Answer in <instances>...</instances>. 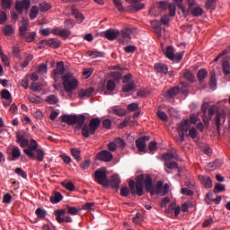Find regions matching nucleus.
Segmentation results:
<instances>
[{"instance_id":"nucleus-1","label":"nucleus","mask_w":230,"mask_h":230,"mask_svg":"<svg viewBox=\"0 0 230 230\" xmlns=\"http://www.w3.org/2000/svg\"><path fill=\"white\" fill-rule=\"evenodd\" d=\"M17 143L20 145L21 148H24L23 154H25L27 157L33 161H39V163L44 161V149L39 148V143H37L35 139L31 138L29 140L28 138H23V140H20Z\"/></svg>"},{"instance_id":"nucleus-2","label":"nucleus","mask_w":230,"mask_h":230,"mask_svg":"<svg viewBox=\"0 0 230 230\" xmlns=\"http://www.w3.org/2000/svg\"><path fill=\"white\" fill-rule=\"evenodd\" d=\"M128 187H122L120 189V195L121 197H128L129 193L131 195H137L138 197H143V180H137V181H134V180L129 181Z\"/></svg>"},{"instance_id":"nucleus-3","label":"nucleus","mask_w":230,"mask_h":230,"mask_svg":"<svg viewBox=\"0 0 230 230\" xmlns=\"http://www.w3.org/2000/svg\"><path fill=\"white\" fill-rule=\"evenodd\" d=\"M63 123H66V125H75V128L77 130H82L84 127V123H85V117L84 114L80 115H63L61 117Z\"/></svg>"},{"instance_id":"nucleus-4","label":"nucleus","mask_w":230,"mask_h":230,"mask_svg":"<svg viewBox=\"0 0 230 230\" xmlns=\"http://www.w3.org/2000/svg\"><path fill=\"white\" fill-rule=\"evenodd\" d=\"M100 125H102V120H100L98 118L92 119L90 120L89 126L87 124H83L82 134L84 137L94 136Z\"/></svg>"},{"instance_id":"nucleus-5","label":"nucleus","mask_w":230,"mask_h":230,"mask_svg":"<svg viewBox=\"0 0 230 230\" xmlns=\"http://www.w3.org/2000/svg\"><path fill=\"white\" fill-rule=\"evenodd\" d=\"M63 87L66 93H73L78 87V80L73 76V73L68 72L62 76Z\"/></svg>"},{"instance_id":"nucleus-6","label":"nucleus","mask_w":230,"mask_h":230,"mask_svg":"<svg viewBox=\"0 0 230 230\" xmlns=\"http://www.w3.org/2000/svg\"><path fill=\"white\" fill-rule=\"evenodd\" d=\"M177 130L179 132V137H177L176 141L178 143H184L186 134H188V131L190 130V120L183 119L177 128Z\"/></svg>"},{"instance_id":"nucleus-7","label":"nucleus","mask_w":230,"mask_h":230,"mask_svg":"<svg viewBox=\"0 0 230 230\" xmlns=\"http://www.w3.org/2000/svg\"><path fill=\"white\" fill-rule=\"evenodd\" d=\"M94 179L98 184L102 186H109V179H107V171L105 169H98L94 172Z\"/></svg>"},{"instance_id":"nucleus-8","label":"nucleus","mask_w":230,"mask_h":230,"mask_svg":"<svg viewBox=\"0 0 230 230\" xmlns=\"http://www.w3.org/2000/svg\"><path fill=\"white\" fill-rule=\"evenodd\" d=\"M66 72V66H64V62L59 61L57 63L56 68L52 72V77L55 82H58L59 76H62Z\"/></svg>"},{"instance_id":"nucleus-9","label":"nucleus","mask_w":230,"mask_h":230,"mask_svg":"<svg viewBox=\"0 0 230 230\" xmlns=\"http://www.w3.org/2000/svg\"><path fill=\"white\" fill-rule=\"evenodd\" d=\"M30 6H31L30 0L16 1L15 3V10L20 15H22L24 10H30Z\"/></svg>"},{"instance_id":"nucleus-10","label":"nucleus","mask_w":230,"mask_h":230,"mask_svg":"<svg viewBox=\"0 0 230 230\" xmlns=\"http://www.w3.org/2000/svg\"><path fill=\"white\" fill-rule=\"evenodd\" d=\"M145 188L146 191L149 192L151 195H155V187L152 181V176L146 174L145 179Z\"/></svg>"},{"instance_id":"nucleus-11","label":"nucleus","mask_w":230,"mask_h":230,"mask_svg":"<svg viewBox=\"0 0 230 230\" xmlns=\"http://www.w3.org/2000/svg\"><path fill=\"white\" fill-rule=\"evenodd\" d=\"M146 141H150V137L144 136L136 140V146L138 152H145L146 148Z\"/></svg>"},{"instance_id":"nucleus-12","label":"nucleus","mask_w":230,"mask_h":230,"mask_svg":"<svg viewBox=\"0 0 230 230\" xmlns=\"http://www.w3.org/2000/svg\"><path fill=\"white\" fill-rule=\"evenodd\" d=\"M112 155L107 150L101 151L97 154V158L99 161H103L104 163H111L112 161Z\"/></svg>"},{"instance_id":"nucleus-13","label":"nucleus","mask_w":230,"mask_h":230,"mask_svg":"<svg viewBox=\"0 0 230 230\" xmlns=\"http://www.w3.org/2000/svg\"><path fill=\"white\" fill-rule=\"evenodd\" d=\"M104 37L108 40H116L119 37V31H114V29H109L104 32Z\"/></svg>"},{"instance_id":"nucleus-14","label":"nucleus","mask_w":230,"mask_h":230,"mask_svg":"<svg viewBox=\"0 0 230 230\" xmlns=\"http://www.w3.org/2000/svg\"><path fill=\"white\" fill-rule=\"evenodd\" d=\"M162 159H164V161H171V159H179L177 149H172L168 153H164V155H162Z\"/></svg>"},{"instance_id":"nucleus-15","label":"nucleus","mask_w":230,"mask_h":230,"mask_svg":"<svg viewBox=\"0 0 230 230\" xmlns=\"http://www.w3.org/2000/svg\"><path fill=\"white\" fill-rule=\"evenodd\" d=\"M198 178L205 188H213V181L209 176L199 175Z\"/></svg>"},{"instance_id":"nucleus-16","label":"nucleus","mask_w":230,"mask_h":230,"mask_svg":"<svg viewBox=\"0 0 230 230\" xmlns=\"http://www.w3.org/2000/svg\"><path fill=\"white\" fill-rule=\"evenodd\" d=\"M111 112L115 116H119V118H123V116H127L128 112L125 108H121L119 106L111 107Z\"/></svg>"},{"instance_id":"nucleus-17","label":"nucleus","mask_w":230,"mask_h":230,"mask_svg":"<svg viewBox=\"0 0 230 230\" xmlns=\"http://www.w3.org/2000/svg\"><path fill=\"white\" fill-rule=\"evenodd\" d=\"M208 109H209V103L205 102L201 106L202 119L205 125H209V119L208 118Z\"/></svg>"},{"instance_id":"nucleus-18","label":"nucleus","mask_w":230,"mask_h":230,"mask_svg":"<svg viewBox=\"0 0 230 230\" xmlns=\"http://www.w3.org/2000/svg\"><path fill=\"white\" fill-rule=\"evenodd\" d=\"M151 26L158 37L163 36V29H161V22L157 20L151 21Z\"/></svg>"},{"instance_id":"nucleus-19","label":"nucleus","mask_w":230,"mask_h":230,"mask_svg":"<svg viewBox=\"0 0 230 230\" xmlns=\"http://www.w3.org/2000/svg\"><path fill=\"white\" fill-rule=\"evenodd\" d=\"M222 166V160H216L214 162L209 163L206 166L207 172H215L217 168H220Z\"/></svg>"},{"instance_id":"nucleus-20","label":"nucleus","mask_w":230,"mask_h":230,"mask_svg":"<svg viewBox=\"0 0 230 230\" xmlns=\"http://www.w3.org/2000/svg\"><path fill=\"white\" fill-rule=\"evenodd\" d=\"M92 94H94V88L89 87L85 90H81L78 92L79 98H90Z\"/></svg>"},{"instance_id":"nucleus-21","label":"nucleus","mask_w":230,"mask_h":230,"mask_svg":"<svg viewBox=\"0 0 230 230\" xmlns=\"http://www.w3.org/2000/svg\"><path fill=\"white\" fill-rule=\"evenodd\" d=\"M131 34H132V29L126 28L119 32V37H121L123 40H125L126 42H128V40H130Z\"/></svg>"},{"instance_id":"nucleus-22","label":"nucleus","mask_w":230,"mask_h":230,"mask_svg":"<svg viewBox=\"0 0 230 230\" xmlns=\"http://www.w3.org/2000/svg\"><path fill=\"white\" fill-rule=\"evenodd\" d=\"M181 88L179 86H173L165 93V96L166 98H173L174 96H177V94H179Z\"/></svg>"},{"instance_id":"nucleus-23","label":"nucleus","mask_w":230,"mask_h":230,"mask_svg":"<svg viewBox=\"0 0 230 230\" xmlns=\"http://www.w3.org/2000/svg\"><path fill=\"white\" fill-rule=\"evenodd\" d=\"M110 184L111 188H113L114 190H118L119 188V184H121V180L119 179V176L113 175L111 178Z\"/></svg>"},{"instance_id":"nucleus-24","label":"nucleus","mask_w":230,"mask_h":230,"mask_svg":"<svg viewBox=\"0 0 230 230\" xmlns=\"http://www.w3.org/2000/svg\"><path fill=\"white\" fill-rule=\"evenodd\" d=\"M164 56L169 60H175V49L172 46H168L164 52Z\"/></svg>"},{"instance_id":"nucleus-25","label":"nucleus","mask_w":230,"mask_h":230,"mask_svg":"<svg viewBox=\"0 0 230 230\" xmlns=\"http://www.w3.org/2000/svg\"><path fill=\"white\" fill-rule=\"evenodd\" d=\"M155 69L157 73H161V75H166V73H168V66L163 63H156L155 65Z\"/></svg>"},{"instance_id":"nucleus-26","label":"nucleus","mask_w":230,"mask_h":230,"mask_svg":"<svg viewBox=\"0 0 230 230\" xmlns=\"http://www.w3.org/2000/svg\"><path fill=\"white\" fill-rule=\"evenodd\" d=\"M71 152V155L74 157V159H75V161H77V163H80V161H82V151H80V149L78 148H72L70 149Z\"/></svg>"},{"instance_id":"nucleus-27","label":"nucleus","mask_w":230,"mask_h":230,"mask_svg":"<svg viewBox=\"0 0 230 230\" xmlns=\"http://www.w3.org/2000/svg\"><path fill=\"white\" fill-rule=\"evenodd\" d=\"M193 17H200L204 13V10L199 6H195L192 9L189 10Z\"/></svg>"},{"instance_id":"nucleus-28","label":"nucleus","mask_w":230,"mask_h":230,"mask_svg":"<svg viewBox=\"0 0 230 230\" xmlns=\"http://www.w3.org/2000/svg\"><path fill=\"white\" fill-rule=\"evenodd\" d=\"M197 78H198L199 84H202V82H204V80H206V78H208V70L200 69L197 73Z\"/></svg>"},{"instance_id":"nucleus-29","label":"nucleus","mask_w":230,"mask_h":230,"mask_svg":"<svg viewBox=\"0 0 230 230\" xmlns=\"http://www.w3.org/2000/svg\"><path fill=\"white\" fill-rule=\"evenodd\" d=\"M136 88V83L134 81H130L122 86L123 93H130V91H134Z\"/></svg>"},{"instance_id":"nucleus-30","label":"nucleus","mask_w":230,"mask_h":230,"mask_svg":"<svg viewBox=\"0 0 230 230\" xmlns=\"http://www.w3.org/2000/svg\"><path fill=\"white\" fill-rule=\"evenodd\" d=\"M87 53L88 57H91L92 58H102L105 56L103 52L98 50H90Z\"/></svg>"},{"instance_id":"nucleus-31","label":"nucleus","mask_w":230,"mask_h":230,"mask_svg":"<svg viewBox=\"0 0 230 230\" xmlns=\"http://www.w3.org/2000/svg\"><path fill=\"white\" fill-rule=\"evenodd\" d=\"M72 13L75 15L77 22L82 23L84 22V14L82 13L78 12L76 8L72 7Z\"/></svg>"},{"instance_id":"nucleus-32","label":"nucleus","mask_w":230,"mask_h":230,"mask_svg":"<svg viewBox=\"0 0 230 230\" xmlns=\"http://www.w3.org/2000/svg\"><path fill=\"white\" fill-rule=\"evenodd\" d=\"M63 199L64 196H62V193L55 192L54 196L50 198V202H52V204H58V202H60Z\"/></svg>"},{"instance_id":"nucleus-33","label":"nucleus","mask_w":230,"mask_h":230,"mask_svg":"<svg viewBox=\"0 0 230 230\" xmlns=\"http://www.w3.org/2000/svg\"><path fill=\"white\" fill-rule=\"evenodd\" d=\"M60 44H62V42L57 38L49 40V46L54 48V49L60 48Z\"/></svg>"},{"instance_id":"nucleus-34","label":"nucleus","mask_w":230,"mask_h":230,"mask_svg":"<svg viewBox=\"0 0 230 230\" xmlns=\"http://www.w3.org/2000/svg\"><path fill=\"white\" fill-rule=\"evenodd\" d=\"M209 87L210 89H217V74L213 71L210 73Z\"/></svg>"},{"instance_id":"nucleus-35","label":"nucleus","mask_w":230,"mask_h":230,"mask_svg":"<svg viewBox=\"0 0 230 230\" xmlns=\"http://www.w3.org/2000/svg\"><path fill=\"white\" fill-rule=\"evenodd\" d=\"M131 10L133 12H139V10H143L145 8V4L137 3V2H131Z\"/></svg>"},{"instance_id":"nucleus-36","label":"nucleus","mask_w":230,"mask_h":230,"mask_svg":"<svg viewBox=\"0 0 230 230\" xmlns=\"http://www.w3.org/2000/svg\"><path fill=\"white\" fill-rule=\"evenodd\" d=\"M35 37H37V32L32 31L30 32L29 35L25 34V37H22L21 39H24L26 42H33V40H35Z\"/></svg>"},{"instance_id":"nucleus-37","label":"nucleus","mask_w":230,"mask_h":230,"mask_svg":"<svg viewBox=\"0 0 230 230\" xmlns=\"http://www.w3.org/2000/svg\"><path fill=\"white\" fill-rule=\"evenodd\" d=\"M174 3L177 4L179 10H181L183 15H188V10H186V7L182 5V0H174Z\"/></svg>"},{"instance_id":"nucleus-38","label":"nucleus","mask_w":230,"mask_h":230,"mask_svg":"<svg viewBox=\"0 0 230 230\" xmlns=\"http://www.w3.org/2000/svg\"><path fill=\"white\" fill-rule=\"evenodd\" d=\"M47 103H49V105H57L58 103V98H57L54 94L49 95L46 98Z\"/></svg>"},{"instance_id":"nucleus-39","label":"nucleus","mask_w":230,"mask_h":230,"mask_svg":"<svg viewBox=\"0 0 230 230\" xmlns=\"http://www.w3.org/2000/svg\"><path fill=\"white\" fill-rule=\"evenodd\" d=\"M38 15H39V7L37 5H34L31 9L30 19L33 21V19H37Z\"/></svg>"},{"instance_id":"nucleus-40","label":"nucleus","mask_w":230,"mask_h":230,"mask_svg":"<svg viewBox=\"0 0 230 230\" xmlns=\"http://www.w3.org/2000/svg\"><path fill=\"white\" fill-rule=\"evenodd\" d=\"M1 4L4 10H10V8H12V5L13 4V0H2Z\"/></svg>"},{"instance_id":"nucleus-41","label":"nucleus","mask_w":230,"mask_h":230,"mask_svg":"<svg viewBox=\"0 0 230 230\" xmlns=\"http://www.w3.org/2000/svg\"><path fill=\"white\" fill-rule=\"evenodd\" d=\"M128 112H136V111H139V103L132 102L127 107Z\"/></svg>"},{"instance_id":"nucleus-42","label":"nucleus","mask_w":230,"mask_h":230,"mask_svg":"<svg viewBox=\"0 0 230 230\" xmlns=\"http://www.w3.org/2000/svg\"><path fill=\"white\" fill-rule=\"evenodd\" d=\"M26 31H28V23L24 22L20 28H19V33L20 37H26Z\"/></svg>"},{"instance_id":"nucleus-43","label":"nucleus","mask_w":230,"mask_h":230,"mask_svg":"<svg viewBox=\"0 0 230 230\" xmlns=\"http://www.w3.org/2000/svg\"><path fill=\"white\" fill-rule=\"evenodd\" d=\"M205 6L208 10H215L217 8V0H207Z\"/></svg>"},{"instance_id":"nucleus-44","label":"nucleus","mask_w":230,"mask_h":230,"mask_svg":"<svg viewBox=\"0 0 230 230\" xmlns=\"http://www.w3.org/2000/svg\"><path fill=\"white\" fill-rule=\"evenodd\" d=\"M183 78L188 82H195V75L190 71L186 70L183 74Z\"/></svg>"},{"instance_id":"nucleus-45","label":"nucleus","mask_w":230,"mask_h":230,"mask_svg":"<svg viewBox=\"0 0 230 230\" xmlns=\"http://www.w3.org/2000/svg\"><path fill=\"white\" fill-rule=\"evenodd\" d=\"M12 156L13 159H19L21 157V149H19V146H14L12 149Z\"/></svg>"},{"instance_id":"nucleus-46","label":"nucleus","mask_w":230,"mask_h":230,"mask_svg":"<svg viewBox=\"0 0 230 230\" xmlns=\"http://www.w3.org/2000/svg\"><path fill=\"white\" fill-rule=\"evenodd\" d=\"M35 215H37L38 218H46V215H48V212H46V210L39 208L36 209Z\"/></svg>"},{"instance_id":"nucleus-47","label":"nucleus","mask_w":230,"mask_h":230,"mask_svg":"<svg viewBox=\"0 0 230 230\" xmlns=\"http://www.w3.org/2000/svg\"><path fill=\"white\" fill-rule=\"evenodd\" d=\"M164 165L169 170H177V168H179V164H177L176 162H165Z\"/></svg>"},{"instance_id":"nucleus-48","label":"nucleus","mask_w":230,"mask_h":230,"mask_svg":"<svg viewBox=\"0 0 230 230\" xmlns=\"http://www.w3.org/2000/svg\"><path fill=\"white\" fill-rule=\"evenodd\" d=\"M222 67H223V73L224 75H230V65H229V61H224L222 64Z\"/></svg>"},{"instance_id":"nucleus-49","label":"nucleus","mask_w":230,"mask_h":230,"mask_svg":"<svg viewBox=\"0 0 230 230\" xmlns=\"http://www.w3.org/2000/svg\"><path fill=\"white\" fill-rule=\"evenodd\" d=\"M13 31H14V30L12 25H6L4 28V33L5 37H10V35H12L13 33Z\"/></svg>"},{"instance_id":"nucleus-50","label":"nucleus","mask_w":230,"mask_h":230,"mask_svg":"<svg viewBox=\"0 0 230 230\" xmlns=\"http://www.w3.org/2000/svg\"><path fill=\"white\" fill-rule=\"evenodd\" d=\"M215 193H220L222 191H226V186H224L222 183H217L214 187Z\"/></svg>"},{"instance_id":"nucleus-51","label":"nucleus","mask_w":230,"mask_h":230,"mask_svg":"<svg viewBox=\"0 0 230 230\" xmlns=\"http://www.w3.org/2000/svg\"><path fill=\"white\" fill-rule=\"evenodd\" d=\"M1 97L4 98V100H12V93H10V91L4 89L1 92Z\"/></svg>"},{"instance_id":"nucleus-52","label":"nucleus","mask_w":230,"mask_h":230,"mask_svg":"<svg viewBox=\"0 0 230 230\" xmlns=\"http://www.w3.org/2000/svg\"><path fill=\"white\" fill-rule=\"evenodd\" d=\"M190 137L191 139H197V129L195 128H190L189 129V134H186V137Z\"/></svg>"},{"instance_id":"nucleus-53","label":"nucleus","mask_w":230,"mask_h":230,"mask_svg":"<svg viewBox=\"0 0 230 230\" xmlns=\"http://www.w3.org/2000/svg\"><path fill=\"white\" fill-rule=\"evenodd\" d=\"M50 8H51V4L49 3L40 4V12H48V10H50Z\"/></svg>"},{"instance_id":"nucleus-54","label":"nucleus","mask_w":230,"mask_h":230,"mask_svg":"<svg viewBox=\"0 0 230 230\" xmlns=\"http://www.w3.org/2000/svg\"><path fill=\"white\" fill-rule=\"evenodd\" d=\"M162 191H163V181H158L155 188V193H157V195H161Z\"/></svg>"},{"instance_id":"nucleus-55","label":"nucleus","mask_w":230,"mask_h":230,"mask_svg":"<svg viewBox=\"0 0 230 230\" xmlns=\"http://www.w3.org/2000/svg\"><path fill=\"white\" fill-rule=\"evenodd\" d=\"M215 112H217V106L215 105L210 106L208 108V116H207L208 118V121L213 118V116L215 115Z\"/></svg>"},{"instance_id":"nucleus-56","label":"nucleus","mask_w":230,"mask_h":230,"mask_svg":"<svg viewBox=\"0 0 230 230\" xmlns=\"http://www.w3.org/2000/svg\"><path fill=\"white\" fill-rule=\"evenodd\" d=\"M113 3L116 6V8L119 10V12H125V7H123V4L120 0H113Z\"/></svg>"},{"instance_id":"nucleus-57","label":"nucleus","mask_w":230,"mask_h":230,"mask_svg":"<svg viewBox=\"0 0 230 230\" xmlns=\"http://www.w3.org/2000/svg\"><path fill=\"white\" fill-rule=\"evenodd\" d=\"M67 209V213L68 215H77L78 213H80V210L75 207H66Z\"/></svg>"},{"instance_id":"nucleus-58","label":"nucleus","mask_w":230,"mask_h":230,"mask_svg":"<svg viewBox=\"0 0 230 230\" xmlns=\"http://www.w3.org/2000/svg\"><path fill=\"white\" fill-rule=\"evenodd\" d=\"M91 166V160H84L80 164V168L82 170H89V167Z\"/></svg>"},{"instance_id":"nucleus-59","label":"nucleus","mask_w":230,"mask_h":230,"mask_svg":"<svg viewBox=\"0 0 230 230\" xmlns=\"http://www.w3.org/2000/svg\"><path fill=\"white\" fill-rule=\"evenodd\" d=\"M15 173L17 175H20V177H22V179H28V174H26V172H24V170H22L21 168H16L15 169Z\"/></svg>"},{"instance_id":"nucleus-60","label":"nucleus","mask_w":230,"mask_h":230,"mask_svg":"<svg viewBox=\"0 0 230 230\" xmlns=\"http://www.w3.org/2000/svg\"><path fill=\"white\" fill-rule=\"evenodd\" d=\"M31 91L36 93L37 91H42V84L40 83H33L31 86Z\"/></svg>"},{"instance_id":"nucleus-61","label":"nucleus","mask_w":230,"mask_h":230,"mask_svg":"<svg viewBox=\"0 0 230 230\" xmlns=\"http://www.w3.org/2000/svg\"><path fill=\"white\" fill-rule=\"evenodd\" d=\"M116 89V82L114 80H109L107 83V91H114Z\"/></svg>"},{"instance_id":"nucleus-62","label":"nucleus","mask_w":230,"mask_h":230,"mask_svg":"<svg viewBox=\"0 0 230 230\" xmlns=\"http://www.w3.org/2000/svg\"><path fill=\"white\" fill-rule=\"evenodd\" d=\"M69 35H71V31H69L67 29H62L59 31V37H63L64 39H67Z\"/></svg>"},{"instance_id":"nucleus-63","label":"nucleus","mask_w":230,"mask_h":230,"mask_svg":"<svg viewBox=\"0 0 230 230\" xmlns=\"http://www.w3.org/2000/svg\"><path fill=\"white\" fill-rule=\"evenodd\" d=\"M157 116H158L159 119H161L162 121H168V115H166L164 113V111H158Z\"/></svg>"},{"instance_id":"nucleus-64","label":"nucleus","mask_w":230,"mask_h":230,"mask_svg":"<svg viewBox=\"0 0 230 230\" xmlns=\"http://www.w3.org/2000/svg\"><path fill=\"white\" fill-rule=\"evenodd\" d=\"M8 21V15L4 11L0 12V24H4Z\"/></svg>"}]
</instances>
